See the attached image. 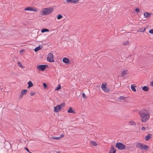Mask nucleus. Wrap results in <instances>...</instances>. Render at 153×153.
I'll use <instances>...</instances> for the list:
<instances>
[{"instance_id":"obj_4","label":"nucleus","mask_w":153,"mask_h":153,"mask_svg":"<svg viewBox=\"0 0 153 153\" xmlns=\"http://www.w3.org/2000/svg\"><path fill=\"white\" fill-rule=\"evenodd\" d=\"M65 105V103H62L61 104L58 105L54 107V112L55 113L59 112L62 108L64 107Z\"/></svg>"},{"instance_id":"obj_26","label":"nucleus","mask_w":153,"mask_h":153,"mask_svg":"<svg viewBox=\"0 0 153 153\" xmlns=\"http://www.w3.org/2000/svg\"><path fill=\"white\" fill-rule=\"evenodd\" d=\"M51 139L52 140L56 139L57 140H60V137H51Z\"/></svg>"},{"instance_id":"obj_21","label":"nucleus","mask_w":153,"mask_h":153,"mask_svg":"<svg viewBox=\"0 0 153 153\" xmlns=\"http://www.w3.org/2000/svg\"><path fill=\"white\" fill-rule=\"evenodd\" d=\"M27 84L28 85V86L27 87V88H28L32 86L33 85V83L30 81H29L28 83Z\"/></svg>"},{"instance_id":"obj_17","label":"nucleus","mask_w":153,"mask_h":153,"mask_svg":"<svg viewBox=\"0 0 153 153\" xmlns=\"http://www.w3.org/2000/svg\"><path fill=\"white\" fill-rule=\"evenodd\" d=\"M128 123L130 125L135 126L136 125L135 123L132 120H130L128 122Z\"/></svg>"},{"instance_id":"obj_23","label":"nucleus","mask_w":153,"mask_h":153,"mask_svg":"<svg viewBox=\"0 0 153 153\" xmlns=\"http://www.w3.org/2000/svg\"><path fill=\"white\" fill-rule=\"evenodd\" d=\"M142 89L144 91H147L149 90V88L146 86H144L142 88Z\"/></svg>"},{"instance_id":"obj_3","label":"nucleus","mask_w":153,"mask_h":153,"mask_svg":"<svg viewBox=\"0 0 153 153\" xmlns=\"http://www.w3.org/2000/svg\"><path fill=\"white\" fill-rule=\"evenodd\" d=\"M136 146L141 149L147 150L149 149V146L139 142H137L136 143Z\"/></svg>"},{"instance_id":"obj_1","label":"nucleus","mask_w":153,"mask_h":153,"mask_svg":"<svg viewBox=\"0 0 153 153\" xmlns=\"http://www.w3.org/2000/svg\"><path fill=\"white\" fill-rule=\"evenodd\" d=\"M138 114L140 116L141 121L143 122H147L150 118V112L148 109H143L139 111Z\"/></svg>"},{"instance_id":"obj_5","label":"nucleus","mask_w":153,"mask_h":153,"mask_svg":"<svg viewBox=\"0 0 153 153\" xmlns=\"http://www.w3.org/2000/svg\"><path fill=\"white\" fill-rule=\"evenodd\" d=\"M115 146L118 149L122 150L126 148V146L123 144L120 143H116Z\"/></svg>"},{"instance_id":"obj_6","label":"nucleus","mask_w":153,"mask_h":153,"mask_svg":"<svg viewBox=\"0 0 153 153\" xmlns=\"http://www.w3.org/2000/svg\"><path fill=\"white\" fill-rule=\"evenodd\" d=\"M47 60L50 62H54L53 55L51 53H48L47 56Z\"/></svg>"},{"instance_id":"obj_12","label":"nucleus","mask_w":153,"mask_h":153,"mask_svg":"<svg viewBox=\"0 0 153 153\" xmlns=\"http://www.w3.org/2000/svg\"><path fill=\"white\" fill-rule=\"evenodd\" d=\"M62 62L66 64L69 63L70 61L68 58L66 57H64L62 59Z\"/></svg>"},{"instance_id":"obj_14","label":"nucleus","mask_w":153,"mask_h":153,"mask_svg":"<svg viewBox=\"0 0 153 153\" xmlns=\"http://www.w3.org/2000/svg\"><path fill=\"white\" fill-rule=\"evenodd\" d=\"M65 1L68 3L73 4H75L79 1V0H65Z\"/></svg>"},{"instance_id":"obj_33","label":"nucleus","mask_w":153,"mask_h":153,"mask_svg":"<svg viewBox=\"0 0 153 153\" xmlns=\"http://www.w3.org/2000/svg\"><path fill=\"white\" fill-rule=\"evenodd\" d=\"M82 97L84 99H85L86 98V96L84 93H83L82 94Z\"/></svg>"},{"instance_id":"obj_40","label":"nucleus","mask_w":153,"mask_h":153,"mask_svg":"<svg viewBox=\"0 0 153 153\" xmlns=\"http://www.w3.org/2000/svg\"><path fill=\"white\" fill-rule=\"evenodd\" d=\"M151 85L152 86H153V81L151 83Z\"/></svg>"},{"instance_id":"obj_35","label":"nucleus","mask_w":153,"mask_h":153,"mask_svg":"<svg viewBox=\"0 0 153 153\" xmlns=\"http://www.w3.org/2000/svg\"><path fill=\"white\" fill-rule=\"evenodd\" d=\"M135 11L136 12H139L140 11V10L138 8H137L135 9Z\"/></svg>"},{"instance_id":"obj_7","label":"nucleus","mask_w":153,"mask_h":153,"mask_svg":"<svg viewBox=\"0 0 153 153\" xmlns=\"http://www.w3.org/2000/svg\"><path fill=\"white\" fill-rule=\"evenodd\" d=\"M106 86V84L103 82L101 86V88L102 90L105 92H108L109 91V89L107 88Z\"/></svg>"},{"instance_id":"obj_24","label":"nucleus","mask_w":153,"mask_h":153,"mask_svg":"<svg viewBox=\"0 0 153 153\" xmlns=\"http://www.w3.org/2000/svg\"><path fill=\"white\" fill-rule=\"evenodd\" d=\"M49 30L46 29V28H44L42 29L41 32L42 33H44L45 32H49Z\"/></svg>"},{"instance_id":"obj_25","label":"nucleus","mask_w":153,"mask_h":153,"mask_svg":"<svg viewBox=\"0 0 153 153\" xmlns=\"http://www.w3.org/2000/svg\"><path fill=\"white\" fill-rule=\"evenodd\" d=\"M18 66L20 68H23L24 67L22 65L21 62H18Z\"/></svg>"},{"instance_id":"obj_15","label":"nucleus","mask_w":153,"mask_h":153,"mask_svg":"<svg viewBox=\"0 0 153 153\" xmlns=\"http://www.w3.org/2000/svg\"><path fill=\"white\" fill-rule=\"evenodd\" d=\"M152 135L151 134H148L145 137V140L146 141L148 140L151 138L152 137Z\"/></svg>"},{"instance_id":"obj_19","label":"nucleus","mask_w":153,"mask_h":153,"mask_svg":"<svg viewBox=\"0 0 153 153\" xmlns=\"http://www.w3.org/2000/svg\"><path fill=\"white\" fill-rule=\"evenodd\" d=\"M67 112L68 113H75V112L73 110L71 107H70L68 110Z\"/></svg>"},{"instance_id":"obj_37","label":"nucleus","mask_w":153,"mask_h":153,"mask_svg":"<svg viewBox=\"0 0 153 153\" xmlns=\"http://www.w3.org/2000/svg\"><path fill=\"white\" fill-rule=\"evenodd\" d=\"M24 51V50L23 49H22V50H20V53L21 54H22V52H23Z\"/></svg>"},{"instance_id":"obj_11","label":"nucleus","mask_w":153,"mask_h":153,"mask_svg":"<svg viewBox=\"0 0 153 153\" xmlns=\"http://www.w3.org/2000/svg\"><path fill=\"white\" fill-rule=\"evenodd\" d=\"M28 91L27 89H23L22 90L21 92L20 95L19 97L20 98H22L23 97L24 95H25L27 92Z\"/></svg>"},{"instance_id":"obj_38","label":"nucleus","mask_w":153,"mask_h":153,"mask_svg":"<svg viewBox=\"0 0 153 153\" xmlns=\"http://www.w3.org/2000/svg\"><path fill=\"white\" fill-rule=\"evenodd\" d=\"M43 86H44V87H45V88L47 86V85L45 83H43Z\"/></svg>"},{"instance_id":"obj_28","label":"nucleus","mask_w":153,"mask_h":153,"mask_svg":"<svg viewBox=\"0 0 153 153\" xmlns=\"http://www.w3.org/2000/svg\"><path fill=\"white\" fill-rule=\"evenodd\" d=\"M125 99V97L123 96L120 97L119 98V100H124Z\"/></svg>"},{"instance_id":"obj_27","label":"nucleus","mask_w":153,"mask_h":153,"mask_svg":"<svg viewBox=\"0 0 153 153\" xmlns=\"http://www.w3.org/2000/svg\"><path fill=\"white\" fill-rule=\"evenodd\" d=\"M63 18V16L60 14H59L57 16V19H60Z\"/></svg>"},{"instance_id":"obj_2","label":"nucleus","mask_w":153,"mask_h":153,"mask_svg":"<svg viewBox=\"0 0 153 153\" xmlns=\"http://www.w3.org/2000/svg\"><path fill=\"white\" fill-rule=\"evenodd\" d=\"M53 10L52 7L45 8L42 9L40 11V13L42 15H47L51 14Z\"/></svg>"},{"instance_id":"obj_22","label":"nucleus","mask_w":153,"mask_h":153,"mask_svg":"<svg viewBox=\"0 0 153 153\" xmlns=\"http://www.w3.org/2000/svg\"><path fill=\"white\" fill-rule=\"evenodd\" d=\"M42 48V47L40 46L37 47L34 49V51L36 52L40 50Z\"/></svg>"},{"instance_id":"obj_30","label":"nucleus","mask_w":153,"mask_h":153,"mask_svg":"<svg viewBox=\"0 0 153 153\" xmlns=\"http://www.w3.org/2000/svg\"><path fill=\"white\" fill-rule=\"evenodd\" d=\"M128 43L129 42L128 41H126L125 42H123V44L124 45H128Z\"/></svg>"},{"instance_id":"obj_16","label":"nucleus","mask_w":153,"mask_h":153,"mask_svg":"<svg viewBox=\"0 0 153 153\" xmlns=\"http://www.w3.org/2000/svg\"><path fill=\"white\" fill-rule=\"evenodd\" d=\"M152 14V13H149L147 12H145L144 13V16L146 18L149 17Z\"/></svg>"},{"instance_id":"obj_9","label":"nucleus","mask_w":153,"mask_h":153,"mask_svg":"<svg viewBox=\"0 0 153 153\" xmlns=\"http://www.w3.org/2000/svg\"><path fill=\"white\" fill-rule=\"evenodd\" d=\"M129 74V72L127 69L124 70L122 71L121 73V76L122 77L126 76H128Z\"/></svg>"},{"instance_id":"obj_8","label":"nucleus","mask_w":153,"mask_h":153,"mask_svg":"<svg viewBox=\"0 0 153 153\" xmlns=\"http://www.w3.org/2000/svg\"><path fill=\"white\" fill-rule=\"evenodd\" d=\"M25 11H31L35 12H36L38 11V9L36 7H27L25 9Z\"/></svg>"},{"instance_id":"obj_41","label":"nucleus","mask_w":153,"mask_h":153,"mask_svg":"<svg viewBox=\"0 0 153 153\" xmlns=\"http://www.w3.org/2000/svg\"><path fill=\"white\" fill-rule=\"evenodd\" d=\"M26 149H27V151H28V152H29V150L27 148H26Z\"/></svg>"},{"instance_id":"obj_39","label":"nucleus","mask_w":153,"mask_h":153,"mask_svg":"<svg viewBox=\"0 0 153 153\" xmlns=\"http://www.w3.org/2000/svg\"><path fill=\"white\" fill-rule=\"evenodd\" d=\"M146 129V128H145L144 127H142V128H141V130L142 131H144Z\"/></svg>"},{"instance_id":"obj_20","label":"nucleus","mask_w":153,"mask_h":153,"mask_svg":"<svg viewBox=\"0 0 153 153\" xmlns=\"http://www.w3.org/2000/svg\"><path fill=\"white\" fill-rule=\"evenodd\" d=\"M136 87V86H134V85L132 84L131 85V88L132 91L134 92H136V90L135 89V88Z\"/></svg>"},{"instance_id":"obj_13","label":"nucleus","mask_w":153,"mask_h":153,"mask_svg":"<svg viewBox=\"0 0 153 153\" xmlns=\"http://www.w3.org/2000/svg\"><path fill=\"white\" fill-rule=\"evenodd\" d=\"M116 150L114 148V146H112L110 148V150L109 153H116Z\"/></svg>"},{"instance_id":"obj_34","label":"nucleus","mask_w":153,"mask_h":153,"mask_svg":"<svg viewBox=\"0 0 153 153\" xmlns=\"http://www.w3.org/2000/svg\"><path fill=\"white\" fill-rule=\"evenodd\" d=\"M64 137V135L63 134H61L60 135V136L59 137H60V140L61 138L63 137Z\"/></svg>"},{"instance_id":"obj_10","label":"nucleus","mask_w":153,"mask_h":153,"mask_svg":"<svg viewBox=\"0 0 153 153\" xmlns=\"http://www.w3.org/2000/svg\"><path fill=\"white\" fill-rule=\"evenodd\" d=\"M46 66L47 65H40L36 66V68L39 70H41L43 71L46 68Z\"/></svg>"},{"instance_id":"obj_31","label":"nucleus","mask_w":153,"mask_h":153,"mask_svg":"<svg viewBox=\"0 0 153 153\" xmlns=\"http://www.w3.org/2000/svg\"><path fill=\"white\" fill-rule=\"evenodd\" d=\"M36 93L35 92L32 91L30 92V94L31 96H33L35 95Z\"/></svg>"},{"instance_id":"obj_36","label":"nucleus","mask_w":153,"mask_h":153,"mask_svg":"<svg viewBox=\"0 0 153 153\" xmlns=\"http://www.w3.org/2000/svg\"><path fill=\"white\" fill-rule=\"evenodd\" d=\"M60 88H61V87H60V86L59 85V87H57V88H56L55 90H59V89H60Z\"/></svg>"},{"instance_id":"obj_18","label":"nucleus","mask_w":153,"mask_h":153,"mask_svg":"<svg viewBox=\"0 0 153 153\" xmlns=\"http://www.w3.org/2000/svg\"><path fill=\"white\" fill-rule=\"evenodd\" d=\"M90 143L91 145L94 146H97V143L94 141L91 140L90 141Z\"/></svg>"},{"instance_id":"obj_29","label":"nucleus","mask_w":153,"mask_h":153,"mask_svg":"<svg viewBox=\"0 0 153 153\" xmlns=\"http://www.w3.org/2000/svg\"><path fill=\"white\" fill-rule=\"evenodd\" d=\"M145 30L146 29L145 28H142L139 29V31L140 32H143L145 31Z\"/></svg>"},{"instance_id":"obj_32","label":"nucleus","mask_w":153,"mask_h":153,"mask_svg":"<svg viewBox=\"0 0 153 153\" xmlns=\"http://www.w3.org/2000/svg\"><path fill=\"white\" fill-rule=\"evenodd\" d=\"M149 33L152 34H153V29L150 30L149 31Z\"/></svg>"}]
</instances>
